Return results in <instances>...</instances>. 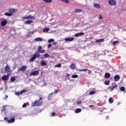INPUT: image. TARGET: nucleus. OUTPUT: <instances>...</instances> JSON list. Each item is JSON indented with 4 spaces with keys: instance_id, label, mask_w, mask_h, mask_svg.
<instances>
[{
    "instance_id": "obj_4",
    "label": "nucleus",
    "mask_w": 126,
    "mask_h": 126,
    "mask_svg": "<svg viewBox=\"0 0 126 126\" xmlns=\"http://www.w3.org/2000/svg\"><path fill=\"white\" fill-rule=\"evenodd\" d=\"M4 69L6 72H7V74H11V70H10V66L9 65H7L4 68Z\"/></svg>"
},
{
    "instance_id": "obj_45",
    "label": "nucleus",
    "mask_w": 126,
    "mask_h": 126,
    "mask_svg": "<svg viewBox=\"0 0 126 126\" xmlns=\"http://www.w3.org/2000/svg\"><path fill=\"white\" fill-rule=\"evenodd\" d=\"M27 105V104H26V103H24V104L23 105L22 107L23 108H26V106Z\"/></svg>"
},
{
    "instance_id": "obj_9",
    "label": "nucleus",
    "mask_w": 126,
    "mask_h": 126,
    "mask_svg": "<svg viewBox=\"0 0 126 126\" xmlns=\"http://www.w3.org/2000/svg\"><path fill=\"white\" fill-rule=\"evenodd\" d=\"M27 69V66L26 65H23L21 67L20 69H18V71L20 70L21 71H22V72H24Z\"/></svg>"
},
{
    "instance_id": "obj_22",
    "label": "nucleus",
    "mask_w": 126,
    "mask_h": 126,
    "mask_svg": "<svg viewBox=\"0 0 126 126\" xmlns=\"http://www.w3.org/2000/svg\"><path fill=\"white\" fill-rule=\"evenodd\" d=\"M104 38H101L99 39H97L95 41L96 43H101V42H104Z\"/></svg>"
},
{
    "instance_id": "obj_27",
    "label": "nucleus",
    "mask_w": 126,
    "mask_h": 126,
    "mask_svg": "<svg viewBox=\"0 0 126 126\" xmlns=\"http://www.w3.org/2000/svg\"><path fill=\"white\" fill-rule=\"evenodd\" d=\"M75 112L76 114H78V113H80L81 112V109L77 108Z\"/></svg>"
},
{
    "instance_id": "obj_32",
    "label": "nucleus",
    "mask_w": 126,
    "mask_h": 126,
    "mask_svg": "<svg viewBox=\"0 0 126 126\" xmlns=\"http://www.w3.org/2000/svg\"><path fill=\"white\" fill-rule=\"evenodd\" d=\"M78 70L80 72H81V71L86 72L88 71V69L86 68V69H79Z\"/></svg>"
},
{
    "instance_id": "obj_50",
    "label": "nucleus",
    "mask_w": 126,
    "mask_h": 126,
    "mask_svg": "<svg viewBox=\"0 0 126 126\" xmlns=\"http://www.w3.org/2000/svg\"><path fill=\"white\" fill-rule=\"evenodd\" d=\"M52 45H54V46L57 45V42H53Z\"/></svg>"
},
{
    "instance_id": "obj_14",
    "label": "nucleus",
    "mask_w": 126,
    "mask_h": 126,
    "mask_svg": "<svg viewBox=\"0 0 126 126\" xmlns=\"http://www.w3.org/2000/svg\"><path fill=\"white\" fill-rule=\"evenodd\" d=\"M1 26L4 27L6 24H7V21L4 20L0 22Z\"/></svg>"
},
{
    "instance_id": "obj_31",
    "label": "nucleus",
    "mask_w": 126,
    "mask_h": 126,
    "mask_svg": "<svg viewBox=\"0 0 126 126\" xmlns=\"http://www.w3.org/2000/svg\"><path fill=\"white\" fill-rule=\"evenodd\" d=\"M4 15H5L6 16H11L12 14H11L10 12V13L7 12L4 14Z\"/></svg>"
},
{
    "instance_id": "obj_51",
    "label": "nucleus",
    "mask_w": 126,
    "mask_h": 126,
    "mask_svg": "<svg viewBox=\"0 0 126 126\" xmlns=\"http://www.w3.org/2000/svg\"><path fill=\"white\" fill-rule=\"evenodd\" d=\"M77 104H81V101H77Z\"/></svg>"
},
{
    "instance_id": "obj_37",
    "label": "nucleus",
    "mask_w": 126,
    "mask_h": 126,
    "mask_svg": "<svg viewBox=\"0 0 126 126\" xmlns=\"http://www.w3.org/2000/svg\"><path fill=\"white\" fill-rule=\"evenodd\" d=\"M61 1H63V2H65V3H68L69 2V0H60Z\"/></svg>"
},
{
    "instance_id": "obj_12",
    "label": "nucleus",
    "mask_w": 126,
    "mask_h": 126,
    "mask_svg": "<svg viewBox=\"0 0 126 126\" xmlns=\"http://www.w3.org/2000/svg\"><path fill=\"white\" fill-rule=\"evenodd\" d=\"M117 87H118V85L114 84V85H113L112 86L109 87V89L111 91H113V90L115 89V88H117Z\"/></svg>"
},
{
    "instance_id": "obj_29",
    "label": "nucleus",
    "mask_w": 126,
    "mask_h": 126,
    "mask_svg": "<svg viewBox=\"0 0 126 126\" xmlns=\"http://www.w3.org/2000/svg\"><path fill=\"white\" fill-rule=\"evenodd\" d=\"M43 1H45L46 3H51L52 0H42Z\"/></svg>"
},
{
    "instance_id": "obj_23",
    "label": "nucleus",
    "mask_w": 126,
    "mask_h": 126,
    "mask_svg": "<svg viewBox=\"0 0 126 126\" xmlns=\"http://www.w3.org/2000/svg\"><path fill=\"white\" fill-rule=\"evenodd\" d=\"M32 23H33V21L32 20H28L26 21L25 23V24H32Z\"/></svg>"
},
{
    "instance_id": "obj_5",
    "label": "nucleus",
    "mask_w": 126,
    "mask_h": 126,
    "mask_svg": "<svg viewBox=\"0 0 126 126\" xmlns=\"http://www.w3.org/2000/svg\"><path fill=\"white\" fill-rule=\"evenodd\" d=\"M9 75H10V73H9V74H7V75H4L2 76V80L3 81L8 80V79L9 78Z\"/></svg>"
},
{
    "instance_id": "obj_47",
    "label": "nucleus",
    "mask_w": 126,
    "mask_h": 126,
    "mask_svg": "<svg viewBox=\"0 0 126 126\" xmlns=\"http://www.w3.org/2000/svg\"><path fill=\"white\" fill-rule=\"evenodd\" d=\"M88 70V73L89 74H91V73H92V71H91V70Z\"/></svg>"
},
{
    "instance_id": "obj_1",
    "label": "nucleus",
    "mask_w": 126,
    "mask_h": 126,
    "mask_svg": "<svg viewBox=\"0 0 126 126\" xmlns=\"http://www.w3.org/2000/svg\"><path fill=\"white\" fill-rule=\"evenodd\" d=\"M43 98L42 97H40L39 100L36 99L34 101V102L32 103V107H39L40 106H42V104H43V101H41Z\"/></svg>"
},
{
    "instance_id": "obj_33",
    "label": "nucleus",
    "mask_w": 126,
    "mask_h": 126,
    "mask_svg": "<svg viewBox=\"0 0 126 126\" xmlns=\"http://www.w3.org/2000/svg\"><path fill=\"white\" fill-rule=\"evenodd\" d=\"M15 77H11V79H10V82H14V81H15Z\"/></svg>"
},
{
    "instance_id": "obj_24",
    "label": "nucleus",
    "mask_w": 126,
    "mask_h": 126,
    "mask_svg": "<svg viewBox=\"0 0 126 126\" xmlns=\"http://www.w3.org/2000/svg\"><path fill=\"white\" fill-rule=\"evenodd\" d=\"M49 31L50 29H49V28H46L43 29L44 33H48V32H49Z\"/></svg>"
},
{
    "instance_id": "obj_48",
    "label": "nucleus",
    "mask_w": 126,
    "mask_h": 126,
    "mask_svg": "<svg viewBox=\"0 0 126 126\" xmlns=\"http://www.w3.org/2000/svg\"><path fill=\"white\" fill-rule=\"evenodd\" d=\"M51 47H52V44H48L47 46V48H51Z\"/></svg>"
},
{
    "instance_id": "obj_46",
    "label": "nucleus",
    "mask_w": 126,
    "mask_h": 126,
    "mask_svg": "<svg viewBox=\"0 0 126 126\" xmlns=\"http://www.w3.org/2000/svg\"><path fill=\"white\" fill-rule=\"evenodd\" d=\"M20 94H21L20 93V92H17L16 93V95H20Z\"/></svg>"
},
{
    "instance_id": "obj_25",
    "label": "nucleus",
    "mask_w": 126,
    "mask_h": 126,
    "mask_svg": "<svg viewBox=\"0 0 126 126\" xmlns=\"http://www.w3.org/2000/svg\"><path fill=\"white\" fill-rule=\"evenodd\" d=\"M82 11V10H81V9H77L74 10V12H75V13H78L79 12H81Z\"/></svg>"
},
{
    "instance_id": "obj_54",
    "label": "nucleus",
    "mask_w": 126,
    "mask_h": 126,
    "mask_svg": "<svg viewBox=\"0 0 126 126\" xmlns=\"http://www.w3.org/2000/svg\"><path fill=\"white\" fill-rule=\"evenodd\" d=\"M67 76H70V75L69 74H66Z\"/></svg>"
},
{
    "instance_id": "obj_18",
    "label": "nucleus",
    "mask_w": 126,
    "mask_h": 126,
    "mask_svg": "<svg viewBox=\"0 0 126 126\" xmlns=\"http://www.w3.org/2000/svg\"><path fill=\"white\" fill-rule=\"evenodd\" d=\"M34 41L35 42H42V41H43V39L41 37H38L34 39Z\"/></svg>"
},
{
    "instance_id": "obj_10",
    "label": "nucleus",
    "mask_w": 126,
    "mask_h": 126,
    "mask_svg": "<svg viewBox=\"0 0 126 126\" xmlns=\"http://www.w3.org/2000/svg\"><path fill=\"white\" fill-rule=\"evenodd\" d=\"M9 12L11 13V14L12 15V14H13V13H15L16 12H17V9L10 8L9 10Z\"/></svg>"
},
{
    "instance_id": "obj_41",
    "label": "nucleus",
    "mask_w": 126,
    "mask_h": 126,
    "mask_svg": "<svg viewBox=\"0 0 126 126\" xmlns=\"http://www.w3.org/2000/svg\"><path fill=\"white\" fill-rule=\"evenodd\" d=\"M44 58H49V54L46 53L45 54H44Z\"/></svg>"
},
{
    "instance_id": "obj_53",
    "label": "nucleus",
    "mask_w": 126,
    "mask_h": 126,
    "mask_svg": "<svg viewBox=\"0 0 126 126\" xmlns=\"http://www.w3.org/2000/svg\"><path fill=\"white\" fill-rule=\"evenodd\" d=\"M90 108H92V107H94V105H89Z\"/></svg>"
},
{
    "instance_id": "obj_44",
    "label": "nucleus",
    "mask_w": 126,
    "mask_h": 126,
    "mask_svg": "<svg viewBox=\"0 0 126 126\" xmlns=\"http://www.w3.org/2000/svg\"><path fill=\"white\" fill-rule=\"evenodd\" d=\"M58 92H59V90H58V89L56 90V89H55V92L53 93V94H57Z\"/></svg>"
},
{
    "instance_id": "obj_11",
    "label": "nucleus",
    "mask_w": 126,
    "mask_h": 126,
    "mask_svg": "<svg viewBox=\"0 0 126 126\" xmlns=\"http://www.w3.org/2000/svg\"><path fill=\"white\" fill-rule=\"evenodd\" d=\"M108 2L110 5H116L117 4L116 3V1L114 0H108Z\"/></svg>"
},
{
    "instance_id": "obj_26",
    "label": "nucleus",
    "mask_w": 126,
    "mask_h": 126,
    "mask_svg": "<svg viewBox=\"0 0 126 126\" xmlns=\"http://www.w3.org/2000/svg\"><path fill=\"white\" fill-rule=\"evenodd\" d=\"M109 103L110 104H112V103H114V99L112 97H110L109 99Z\"/></svg>"
},
{
    "instance_id": "obj_7",
    "label": "nucleus",
    "mask_w": 126,
    "mask_h": 126,
    "mask_svg": "<svg viewBox=\"0 0 126 126\" xmlns=\"http://www.w3.org/2000/svg\"><path fill=\"white\" fill-rule=\"evenodd\" d=\"M23 19L25 20L26 19H35V16L29 15L28 17H23Z\"/></svg>"
},
{
    "instance_id": "obj_43",
    "label": "nucleus",
    "mask_w": 126,
    "mask_h": 126,
    "mask_svg": "<svg viewBox=\"0 0 126 126\" xmlns=\"http://www.w3.org/2000/svg\"><path fill=\"white\" fill-rule=\"evenodd\" d=\"M56 115L57 114L55 112H53L51 114V117H56Z\"/></svg>"
},
{
    "instance_id": "obj_30",
    "label": "nucleus",
    "mask_w": 126,
    "mask_h": 126,
    "mask_svg": "<svg viewBox=\"0 0 126 126\" xmlns=\"http://www.w3.org/2000/svg\"><path fill=\"white\" fill-rule=\"evenodd\" d=\"M95 91H91L89 92V95H94V94H95Z\"/></svg>"
},
{
    "instance_id": "obj_36",
    "label": "nucleus",
    "mask_w": 126,
    "mask_h": 126,
    "mask_svg": "<svg viewBox=\"0 0 126 126\" xmlns=\"http://www.w3.org/2000/svg\"><path fill=\"white\" fill-rule=\"evenodd\" d=\"M104 84H105V85H109L110 84V81H105Z\"/></svg>"
},
{
    "instance_id": "obj_17",
    "label": "nucleus",
    "mask_w": 126,
    "mask_h": 126,
    "mask_svg": "<svg viewBox=\"0 0 126 126\" xmlns=\"http://www.w3.org/2000/svg\"><path fill=\"white\" fill-rule=\"evenodd\" d=\"M94 6L95 8H97V9H100L101 8V6L98 3H94Z\"/></svg>"
},
{
    "instance_id": "obj_6",
    "label": "nucleus",
    "mask_w": 126,
    "mask_h": 126,
    "mask_svg": "<svg viewBox=\"0 0 126 126\" xmlns=\"http://www.w3.org/2000/svg\"><path fill=\"white\" fill-rule=\"evenodd\" d=\"M38 74H39V71L38 70H35L34 71L31 73H30V76H37V75H38Z\"/></svg>"
},
{
    "instance_id": "obj_40",
    "label": "nucleus",
    "mask_w": 126,
    "mask_h": 126,
    "mask_svg": "<svg viewBox=\"0 0 126 126\" xmlns=\"http://www.w3.org/2000/svg\"><path fill=\"white\" fill-rule=\"evenodd\" d=\"M78 76L77 75H72V78H77Z\"/></svg>"
},
{
    "instance_id": "obj_3",
    "label": "nucleus",
    "mask_w": 126,
    "mask_h": 126,
    "mask_svg": "<svg viewBox=\"0 0 126 126\" xmlns=\"http://www.w3.org/2000/svg\"><path fill=\"white\" fill-rule=\"evenodd\" d=\"M4 120L5 121H6V122H7V123H8V124H13V123H14V122H15V118H13L10 120H8V118L7 117H5L4 118Z\"/></svg>"
},
{
    "instance_id": "obj_21",
    "label": "nucleus",
    "mask_w": 126,
    "mask_h": 126,
    "mask_svg": "<svg viewBox=\"0 0 126 126\" xmlns=\"http://www.w3.org/2000/svg\"><path fill=\"white\" fill-rule=\"evenodd\" d=\"M111 77V74L110 73H106L104 75L105 78H110Z\"/></svg>"
},
{
    "instance_id": "obj_19",
    "label": "nucleus",
    "mask_w": 126,
    "mask_h": 126,
    "mask_svg": "<svg viewBox=\"0 0 126 126\" xmlns=\"http://www.w3.org/2000/svg\"><path fill=\"white\" fill-rule=\"evenodd\" d=\"M40 65L42 66H46V65H47V63L44 61H42L40 63Z\"/></svg>"
},
{
    "instance_id": "obj_49",
    "label": "nucleus",
    "mask_w": 126,
    "mask_h": 126,
    "mask_svg": "<svg viewBox=\"0 0 126 126\" xmlns=\"http://www.w3.org/2000/svg\"><path fill=\"white\" fill-rule=\"evenodd\" d=\"M98 19H102V15H100Z\"/></svg>"
},
{
    "instance_id": "obj_16",
    "label": "nucleus",
    "mask_w": 126,
    "mask_h": 126,
    "mask_svg": "<svg viewBox=\"0 0 126 126\" xmlns=\"http://www.w3.org/2000/svg\"><path fill=\"white\" fill-rule=\"evenodd\" d=\"M84 32H79L77 33L74 34L75 37H79L80 36H82L83 35H84Z\"/></svg>"
},
{
    "instance_id": "obj_28",
    "label": "nucleus",
    "mask_w": 126,
    "mask_h": 126,
    "mask_svg": "<svg viewBox=\"0 0 126 126\" xmlns=\"http://www.w3.org/2000/svg\"><path fill=\"white\" fill-rule=\"evenodd\" d=\"M54 94V93H51L48 96V100H51V99H52V97H53V94Z\"/></svg>"
},
{
    "instance_id": "obj_52",
    "label": "nucleus",
    "mask_w": 126,
    "mask_h": 126,
    "mask_svg": "<svg viewBox=\"0 0 126 126\" xmlns=\"http://www.w3.org/2000/svg\"><path fill=\"white\" fill-rule=\"evenodd\" d=\"M116 43H118L117 41L113 42L114 45H116Z\"/></svg>"
},
{
    "instance_id": "obj_15",
    "label": "nucleus",
    "mask_w": 126,
    "mask_h": 126,
    "mask_svg": "<svg viewBox=\"0 0 126 126\" xmlns=\"http://www.w3.org/2000/svg\"><path fill=\"white\" fill-rule=\"evenodd\" d=\"M114 78L115 81H119L121 79V77L119 75H116L114 77Z\"/></svg>"
},
{
    "instance_id": "obj_56",
    "label": "nucleus",
    "mask_w": 126,
    "mask_h": 126,
    "mask_svg": "<svg viewBox=\"0 0 126 126\" xmlns=\"http://www.w3.org/2000/svg\"><path fill=\"white\" fill-rule=\"evenodd\" d=\"M124 93H126V91H125V92H124Z\"/></svg>"
},
{
    "instance_id": "obj_2",
    "label": "nucleus",
    "mask_w": 126,
    "mask_h": 126,
    "mask_svg": "<svg viewBox=\"0 0 126 126\" xmlns=\"http://www.w3.org/2000/svg\"><path fill=\"white\" fill-rule=\"evenodd\" d=\"M40 56L41 55H40L39 53L36 52L34 54L33 56L30 60V62H31L32 63L34 62L36 58H39Z\"/></svg>"
},
{
    "instance_id": "obj_8",
    "label": "nucleus",
    "mask_w": 126,
    "mask_h": 126,
    "mask_svg": "<svg viewBox=\"0 0 126 126\" xmlns=\"http://www.w3.org/2000/svg\"><path fill=\"white\" fill-rule=\"evenodd\" d=\"M37 53H38V54H44L45 50H42V46H39L37 49Z\"/></svg>"
},
{
    "instance_id": "obj_38",
    "label": "nucleus",
    "mask_w": 126,
    "mask_h": 126,
    "mask_svg": "<svg viewBox=\"0 0 126 126\" xmlns=\"http://www.w3.org/2000/svg\"><path fill=\"white\" fill-rule=\"evenodd\" d=\"M55 41L54 39H50L48 40V43H53Z\"/></svg>"
},
{
    "instance_id": "obj_39",
    "label": "nucleus",
    "mask_w": 126,
    "mask_h": 126,
    "mask_svg": "<svg viewBox=\"0 0 126 126\" xmlns=\"http://www.w3.org/2000/svg\"><path fill=\"white\" fill-rule=\"evenodd\" d=\"M61 66H62V64L61 63L55 65V67H61Z\"/></svg>"
},
{
    "instance_id": "obj_13",
    "label": "nucleus",
    "mask_w": 126,
    "mask_h": 126,
    "mask_svg": "<svg viewBox=\"0 0 126 126\" xmlns=\"http://www.w3.org/2000/svg\"><path fill=\"white\" fill-rule=\"evenodd\" d=\"M73 40H74V37H72V38L67 37L65 38L64 41L71 42L73 41Z\"/></svg>"
},
{
    "instance_id": "obj_35",
    "label": "nucleus",
    "mask_w": 126,
    "mask_h": 126,
    "mask_svg": "<svg viewBox=\"0 0 126 126\" xmlns=\"http://www.w3.org/2000/svg\"><path fill=\"white\" fill-rule=\"evenodd\" d=\"M120 90L121 91L124 92L126 90V88H125V87H121L120 88Z\"/></svg>"
},
{
    "instance_id": "obj_42",
    "label": "nucleus",
    "mask_w": 126,
    "mask_h": 126,
    "mask_svg": "<svg viewBox=\"0 0 126 126\" xmlns=\"http://www.w3.org/2000/svg\"><path fill=\"white\" fill-rule=\"evenodd\" d=\"M1 111L2 112H4V111H5V106H3Z\"/></svg>"
},
{
    "instance_id": "obj_55",
    "label": "nucleus",
    "mask_w": 126,
    "mask_h": 126,
    "mask_svg": "<svg viewBox=\"0 0 126 126\" xmlns=\"http://www.w3.org/2000/svg\"><path fill=\"white\" fill-rule=\"evenodd\" d=\"M6 96V98H8V96L7 95H5Z\"/></svg>"
},
{
    "instance_id": "obj_20",
    "label": "nucleus",
    "mask_w": 126,
    "mask_h": 126,
    "mask_svg": "<svg viewBox=\"0 0 126 126\" xmlns=\"http://www.w3.org/2000/svg\"><path fill=\"white\" fill-rule=\"evenodd\" d=\"M70 67L71 69H75V67H76V65H75V64L72 63L70 65Z\"/></svg>"
},
{
    "instance_id": "obj_34",
    "label": "nucleus",
    "mask_w": 126,
    "mask_h": 126,
    "mask_svg": "<svg viewBox=\"0 0 126 126\" xmlns=\"http://www.w3.org/2000/svg\"><path fill=\"white\" fill-rule=\"evenodd\" d=\"M25 92H28L27 90H24L21 91L20 94H23V93H25Z\"/></svg>"
}]
</instances>
